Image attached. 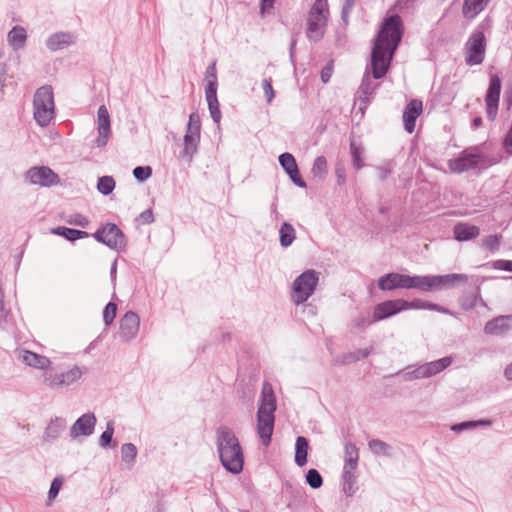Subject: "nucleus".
I'll use <instances>...</instances> for the list:
<instances>
[{"label": "nucleus", "mask_w": 512, "mask_h": 512, "mask_svg": "<svg viewBox=\"0 0 512 512\" xmlns=\"http://www.w3.org/2000/svg\"><path fill=\"white\" fill-rule=\"evenodd\" d=\"M6 81V66L0 64V91L5 87Z\"/></svg>", "instance_id": "61"}, {"label": "nucleus", "mask_w": 512, "mask_h": 512, "mask_svg": "<svg viewBox=\"0 0 512 512\" xmlns=\"http://www.w3.org/2000/svg\"><path fill=\"white\" fill-rule=\"evenodd\" d=\"M137 456V448L132 443H125L121 447V458L124 462H134Z\"/></svg>", "instance_id": "44"}, {"label": "nucleus", "mask_w": 512, "mask_h": 512, "mask_svg": "<svg viewBox=\"0 0 512 512\" xmlns=\"http://www.w3.org/2000/svg\"><path fill=\"white\" fill-rule=\"evenodd\" d=\"M374 321V317H370V314L368 312L360 313L357 317H355L351 325L353 328H357L360 330H365L368 328Z\"/></svg>", "instance_id": "39"}, {"label": "nucleus", "mask_w": 512, "mask_h": 512, "mask_svg": "<svg viewBox=\"0 0 512 512\" xmlns=\"http://www.w3.org/2000/svg\"><path fill=\"white\" fill-rule=\"evenodd\" d=\"M98 137L95 142L98 147H105L110 136V115L105 105H101L97 111Z\"/></svg>", "instance_id": "20"}, {"label": "nucleus", "mask_w": 512, "mask_h": 512, "mask_svg": "<svg viewBox=\"0 0 512 512\" xmlns=\"http://www.w3.org/2000/svg\"><path fill=\"white\" fill-rule=\"evenodd\" d=\"M7 39L14 50L22 49L27 40L26 30L21 26H15L8 33Z\"/></svg>", "instance_id": "29"}, {"label": "nucleus", "mask_w": 512, "mask_h": 512, "mask_svg": "<svg viewBox=\"0 0 512 512\" xmlns=\"http://www.w3.org/2000/svg\"><path fill=\"white\" fill-rule=\"evenodd\" d=\"M62 479L56 477L53 479L49 492H48V498L49 500H53L59 493L61 486H62Z\"/></svg>", "instance_id": "52"}, {"label": "nucleus", "mask_w": 512, "mask_h": 512, "mask_svg": "<svg viewBox=\"0 0 512 512\" xmlns=\"http://www.w3.org/2000/svg\"><path fill=\"white\" fill-rule=\"evenodd\" d=\"M306 482L311 488L318 489L323 484V478L316 469L312 468L306 473Z\"/></svg>", "instance_id": "41"}, {"label": "nucleus", "mask_w": 512, "mask_h": 512, "mask_svg": "<svg viewBox=\"0 0 512 512\" xmlns=\"http://www.w3.org/2000/svg\"><path fill=\"white\" fill-rule=\"evenodd\" d=\"M512 328V315L498 316L488 321L484 331L489 335H500Z\"/></svg>", "instance_id": "25"}, {"label": "nucleus", "mask_w": 512, "mask_h": 512, "mask_svg": "<svg viewBox=\"0 0 512 512\" xmlns=\"http://www.w3.org/2000/svg\"><path fill=\"white\" fill-rule=\"evenodd\" d=\"M403 36V24L401 17L397 14L386 17L380 27V30L374 40L371 53V73L367 70L362 78L358 89V100L361 105L367 107L371 102L379 83L375 80L383 78L389 70L393 59Z\"/></svg>", "instance_id": "1"}, {"label": "nucleus", "mask_w": 512, "mask_h": 512, "mask_svg": "<svg viewBox=\"0 0 512 512\" xmlns=\"http://www.w3.org/2000/svg\"><path fill=\"white\" fill-rule=\"evenodd\" d=\"M63 219L69 225L79 226L82 228H86L90 224L89 219L81 213H72L66 215Z\"/></svg>", "instance_id": "40"}, {"label": "nucleus", "mask_w": 512, "mask_h": 512, "mask_svg": "<svg viewBox=\"0 0 512 512\" xmlns=\"http://www.w3.org/2000/svg\"><path fill=\"white\" fill-rule=\"evenodd\" d=\"M280 235V244L282 247L290 246L296 238V232L294 227L288 223L284 222L279 230Z\"/></svg>", "instance_id": "36"}, {"label": "nucleus", "mask_w": 512, "mask_h": 512, "mask_svg": "<svg viewBox=\"0 0 512 512\" xmlns=\"http://www.w3.org/2000/svg\"><path fill=\"white\" fill-rule=\"evenodd\" d=\"M26 180L32 185L51 187L60 182L59 176L47 166H35L25 174Z\"/></svg>", "instance_id": "16"}, {"label": "nucleus", "mask_w": 512, "mask_h": 512, "mask_svg": "<svg viewBox=\"0 0 512 512\" xmlns=\"http://www.w3.org/2000/svg\"><path fill=\"white\" fill-rule=\"evenodd\" d=\"M377 173H378L379 179L381 181H384V180H386L391 175L392 169L389 166V164L383 165V166H379V167H377Z\"/></svg>", "instance_id": "56"}, {"label": "nucleus", "mask_w": 512, "mask_h": 512, "mask_svg": "<svg viewBox=\"0 0 512 512\" xmlns=\"http://www.w3.org/2000/svg\"><path fill=\"white\" fill-rule=\"evenodd\" d=\"M354 5H355V0H345L344 1L342 11H341V19L345 23V25L348 24L349 14L352 11Z\"/></svg>", "instance_id": "50"}, {"label": "nucleus", "mask_w": 512, "mask_h": 512, "mask_svg": "<svg viewBox=\"0 0 512 512\" xmlns=\"http://www.w3.org/2000/svg\"><path fill=\"white\" fill-rule=\"evenodd\" d=\"M33 116L41 127H47L55 115L53 89L50 85L38 88L33 99Z\"/></svg>", "instance_id": "4"}, {"label": "nucleus", "mask_w": 512, "mask_h": 512, "mask_svg": "<svg viewBox=\"0 0 512 512\" xmlns=\"http://www.w3.org/2000/svg\"><path fill=\"white\" fill-rule=\"evenodd\" d=\"M451 363V357H443L441 359L424 363L416 367L409 366L407 370L402 374V379L404 381H414L418 379L429 378L445 370L451 365Z\"/></svg>", "instance_id": "11"}, {"label": "nucleus", "mask_w": 512, "mask_h": 512, "mask_svg": "<svg viewBox=\"0 0 512 512\" xmlns=\"http://www.w3.org/2000/svg\"><path fill=\"white\" fill-rule=\"evenodd\" d=\"M201 138V120L197 112L189 115L186 131L183 139V148L179 157L190 163L198 152Z\"/></svg>", "instance_id": "6"}, {"label": "nucleus", "mask_w": 512, "mask_h": 512, "mask_svg": "<svg viewBox=\"0 0 512 512\" xmlns=\"http://www.w3.org/2000/svg\"><path fill=\"white\" fill-rule=\"evenodd\" d=\"M372 351V348H364V349H358L357 351H354V354L356 356V359L357 361L361 360V359H365L366 357L369 356V354L371 353Z\"/></svg>", "instance_id": "60"}, {"label": "nucleus", "mask_w": 512, "mask_h": 512, "mask_svg": "<svg viewBox=\"0 0 512 512\" xmlns=\"http://www.w3.org/2000/svg\"><path fill=\"white\" fill-rule=\"evenodd\" d=\"M328 16V1L315 0L307 18L306 35L310 41L318 42L324 37Z\"/></svg>", "instance_id": "5"}, {"label": "nucleus", "mask_w": 512, "mask_h": 512, "mask_svg": "<svg viewBox=\"0 0 512 512\" xmlns=\"http://www.w3.org/2000/svg\"><path fill=\"white\" fill-rule=\"evenodd\" d=\"M152 175L150 166H137L133 169V176L140 182H144Z\"/></svg>", "instance_id": "47"}, {"label": "nucleus", "mask_w": 512, "mask_h": 512, "mask_svg": "<svg viewBox=\"0 0 512 512\" xmlns=\"http://www.w3.org/2000/svg\"><path fill=\"white\" fill-rule=\"evenodd\" d=\"M98 242L112 250L123 252L127 247V239L122 230L114 223H106L92 235Z\"/></svg>", "instance_id": "9"}, {"label": "nucleus", "mask_w": 512, "mask_h": 512, "mask_svg": "<svg viewBox=\"0 0 512 512\" xmlns=\"http://www.w3.org/2000/svg\"><path fill=\"white\" fill-rule=\"evenodd\" d=\"M82 375L83 371L79 366H74L70 370L62 373L46 371L43 374V382L53 389H58L74 384L81 378Z\"/></svg>", "instance_id": "15"}, {"label": "nucleus", "mask_w": 512, "mask_h": 512, "mask_svg": "<svg viewBox=\"0 0 512 512\" xmlns=\"http://www.w3.org/2000/svg\"><path fill=\"white\" fill-rule=\"evenodd\" d=\"M423 291H435L450 288L455 283H466L468 276L466 274H446V275H422Z\"/></svg>", "instance_id": "14"}, {"label": "nucleus", "mask_w": 512, "mask_h": 512, "mask_svg": "<svg viewBox=\"0 0 512 512\" xmlns=\"http://www.w3.org/2000/svg\"><path fill=\"white\" fill-rule=\"evenodd\" d=\"M491 425L492 421L488 419L472 420L454 424L452 425L451 430L456 433H461L465 430L475 429L478 427H490Z\"/></svg>", "instance_id": "34"}, {"label": "nucleus", "mask_w": 512, "mask_h": 512, "mask_svg": "<svg viewBox=\"0 0 512 512\" xmlns=\"http://www.w3.org/2000/svg\"><path fill=\"white\" fill-rule=\"evenodd\" d=\"M296 44H297V40L295 38H292L291 42H290V48H289V54H290L291 60H293V58H294Z\"/></svg>", "instance_id": "62"}, {"label": "nucleus", "mask_w": 512, "mask_h": 512, "mask_svg": "<svg viewBox=\"0 0 512 512\" xmlns=\"http://www.w3.org/2000/svg\"><path fill=\"white\" fill-rule=\"evenodd\" d=\"M356 356L354 352L345 353L335 359V365H346L356 362Z\"/></svg>", "instance_id": "54"}, {"label": "nucleus", "mask_w": 512, "mask_h": 512, "mask_svg": "<svg viewBox=\"0 0 512 512\" xmlns=\"http://www.w3.org/2000/svg\"><path fill=\"white\" fill-rule=\"evenodd\" d=\"M311 172L314 176L323 177L327 173V160L324 156H318L313 163Z\"/></svg>", "instance_id": "45"}, {"label": "nucleus", "mask_w": 512, "mask_h": 512, "mask_svg": "<svg viewBox=\"0 0 512 512\" xmlns=\"http://www.w3.org/2000/svg\"><path fill=\"white\" fill-rule=\"evenodd\" d=\"M488 0H464L462 13L467 19H474L480 12L484 10Z\"/></svg>", "instance_id": "30"}, {"label": "nucleus", "mask_w": 512, "mask_h": 512, "mask_svg": "<svg viewBox=\"0 0 512 512\" xmlns=\"http://www.w3.org/2000/svg\"><path fill=\"white\" fill-rule=\"evenodd\" d=\"M308 440L303 436H298L295 444V462L302 467L307 463Z\"/></svg>", "instance_id": "32"}, {"label": "nucleus", "mask_w": 512, "mask_h": 512, "mask_svg": "<svg viewBox=\"0 0 512 512\" xmlns=\"http://www.w3.org/2000/svg\"><path fill=\"white\" fill-rule=\"evenodd\" d=\"M403 311L402 299L387 300L375 306L374 321H381Z\"/></svg>", "instance_id": "23"}, {"label": "nucleus", "mask_w": 512, "mask_h": 512, "mask_svg": "<svg viewBox=\"0 0 512 512\" xmlns=\"http://www.w3.org/2000/svg\"><path fill=\"white\" fill-rule=\"evenodd\" d=\"M115 180L112 176H102L98 179L97 189L98 191L107 196L115 189Z\"/></svg>", "instance_id": "38"}, {"label": "nucleus", "mask_w": 512, "mask_h": 512, "mask_svg": "<svg viewBox=\"0 0 512 512\" xmlns=\"http://www.w3.org/2000/svg\"><path fill=\"white\" fill-rule=\"evenodd\" d=\"M501 91V79L497 75H491L489 87L485 96L486 113L489 120H495L498 113Z\"/></svg>", "instance_id": "17"}, {"label": "nucleus", "mask_w": 512, "mask_h": 512, "mask_svg": "<svg viewBox=\"0 0 512 512\" xmlns=\"http://www.w3.org/2000/svg\"><path fill=\"white\" fill-rule=\"evenodd\" d=\"M114 434V423L112 421L107 422L106 430L101 434L99 438V445L103 448H107L112 443Z\"/></svg>", "instance_id": "43"}, {"label": "nucleus", "mask_w": 512, "mask_h": 512, "mask_svg": "<svg viewBox=\"0 0 512 512\" xmlns=\"http://www.w3.org/2000/svg\"><path fill=\"white\" fill-rule=\"evenodd\" d=\"M137 221L142 225L151 224L154 222V215L151 209H146L142 213L139 214Z\"/></svg>", "instance_id": "55"}, {"label": "nucleus", "mask_w": 512, "mask_h": 512, "mask_svg": "<svg viewBox=\"0 0 512 512\" xmlns=\"http://www.w3.org/2000/svg\"><path fill=\"white\" fill-rule=\"evenodd\" d=\"M20 360L27 366L43 370L48 369L51 364V361L46 356L39 355L28 350L21 352Z\"/></svg>", "instance_id": "26"}, {"label": "nucleus", "mask_w": 512, "mask_h": 512, "mask_svg": "<svg viewBox=\"0 0 512 512\" xmlns=\"http://www.w3.org/2000/svg\"><path fill=\"white\" fill-rule=\"evenodd\" d=\"M335 175L339 186H342L346 183V168L343 163L339 162L336 164Z\"/></svg>", "instance_id": "51"}, {"label": "nucleus", "mask_w": 512, "mask_h": 512, "mask_svg": "<svg viewBox=\"0 0 512 512\" xmlns=\"http://www.w3.org/2000/svg\"><path fill=\"white\" fill-rule=\"evenodd\" d=\"M454 238L457 241H469L475 239L480 234L479 227L468 223H458L453 229Z\"/></svg>", "instance_id": "27"}, {"label": "nucleus", "mask_w": 512, "mask_h": 512, "mask_svg": "<svg viewBox=\"0 0 512 512\" xmlns=\"http://www.w3.org/2000/svg\"><path fill=\"white\" fill-rule=\"evenodd\" d=\"M318 275L314 270H307L299 275L292 285V300L300 305L314 293L318 284Z\"/></svg>", "instance_id": "10"}, {"label": "nucleus", "mask_w": 512, "mask_h": 512, "mask_svg": "<svg viewBox=\"0 0 512 512\" xmlns=\"http://www.w3.org/2000/svg\"><path fill=\"white\" fill-rule=\"evenodd\" d=\"M423 111L422 101L413 99L411 100L403 111V123L404 128L408 133H412L415 130L416 120Z\"/></svg>", "instance_id": "22"}, {"label": "nucleus", "mask_w": 512, "mask_h": 512, "mask_svg": "<svg viewBox=\"0 0 512 512\" xmlns=\"http://www.w3.org/2000/svg\"><path fill=\"white\" fill-rule=\"evenodd\" d=\"M359 461V451L355 444L346 443L344 446V466L357 467Z\"/></svg>", "instance_id": "35"}, {"label": "nucleus", "mask_w": 512, "mask_h": 512, "mask_svg": "<svg viewBox=\"0 0 512 512\" xmlns=\"http://www.w3.org/2000/svg\"><path fill=\"white\" fill-rule=\"evenodd\" d=\"M216 445L223 467L232 474H239L244 466V454L233 430L220 426L216 430Z\"/></svg>", "instance_id": "2"}, {"label": "nucleus", "mask_w": 512, "mask_h": 512, "mask_svg": "<svg viewBox=\"0 0 512 512\" xmlns=\"http://www.w3.org/2000/svg\"><path fill=\"white\" fill-rule=\"evenodd\" d=\"M494 268L503 271L512 272V261L511 260H497L494 262Z\"/></svg>", "instance_id": "57"}, {"label": "nucleus", "mask_w": 512, "mask_h": 512, "mask_svg": "<svg viewBox=\"0 0 512 512\" xmlns=\"http://www.w3.org/2000/svg\"><path fill=\"white\" fill-rule=\"evenodd\" d=\"M65 428V422L62 419L56 418L52 420L46 427L43 439L44 441L50 442L57 439L61 431Z\"/></svg>", "instance_id": "33"}, {"label": "nucleus", "mask_w": 512, "mask_h": 512, "mask_svg": "<svg viewBox=\"0 0 512 512\" xmlns=\"http://www.w3.org/2000/svg\"><path fill=\"white\" fill-rule=\"evenodd\" d=\"M117 314V305L114 302H109L103 311V320L106 326H110Z\"/></svg>", "instance_id": "46"}, {"label": "nucleus", "mask_w": 512, "mask_h": 512, "mask_svg": "<svg viewBox=\"0 0 512 512\" xmlns=\"http://www.w3.org/2000/svg\"><path fill=\"white\" fill-rule=\"evenodd\" d=\"M275 0H260V13L262 16L269 14L274 6Z\"/></svg>", "instance_id": "58"}, {"label": "nucleus", "mask_w": 512, "mask_h": 512, "mask_svg": "<svg viewBox=\"0 0 512 512\" xmlns=\"http://www.w3.org/2000/svg\"><path fill=\"white\" fill-rule=\"evenodd\" d=\"M51 233L58 236H62L69 241H75L78 239L89 237V233H87L86 231L68 228L65 226L53 228L51 229Z\"/></svg>", "instance_id": "31"}, {"label": "nucleus", "mask_w": 512, "mask_h": 512, "mask_svg": "<svg viewBox=\"0 0 512 512\" xmlns=\"http://www.w3.org/2000/svg\"><path fill=\"white\" fill-rule=\"evenodd\" d=\"M279 163L284 171L289 175L291 181L300 188H305L306 183L302 180L294 156L288 152L279 156Z\"/></svg>", "instance_id": "21"}, {"label": "nucleus", "mask_w": 512, "mask_h": 512, "mask_svg": "<svg viewBox=\"0 0 512 512\" xmlns=\"http://www.w3.org/2000/svg\"><path fill=\"white\" fill-rule=\"evenodd\" d=\"M368 447L375 455L390 456L391 446L380 439L369 440Z\"/></svg>", "instance_id": "37"}, {"label": "nucleus", "mask_w": 512, "mask_h": 512, "mask_svg": "<svg viewBox=\"0 0 512 512\" xmlns=\"http://www.w3.org/2000/svg\"><path fill=\"white\" fill-rule=\"evenodd\" d=\"M501 238V235H490L484 239L483 245L485 248L493 252L499 249Z\"/></svg>", "instance_id": "48"}, {"label": "nucleus", "mask_w": 512, "mask_h": 512, "mask_svg": "<svg viewBox=\"0 0 512 512\" xmlns=\"http://www.w3.org/2000/svg\"><path fill=\"white\" fill-rule=\"evenodd\" d=\"M207 84L205 87V97L208 104V109L213 121L217 124L221 121V111L219 108V102L217 98V71L216 63H211L205 73Z\"/></svg>", "instance_id": "12"}, {"label": "nucleus", "mask_w": 512, "mask_h": 512, "mask_svg": "<svg viewBox=\"0 0 512 512\" xmlns=\"http://www.w3.org/2000/svg\"><path fill=\"white\" fill-rule=\"evenodd\" d=\"M357 467L343 466L342 480H343V491L347 496H352L356 492L357 476L355 470Z\"/></svg>", "instance_id": "28"}, {"label": "nucleus", "mask_w": 512, "mask_h": 512, "mask_svg": "<svg viewBox=\"0 0 512 512\" xmlns=\"http://www.w3.org/2000/svg\"><path fill=\"white\" fill-rule=\"evenodd\" d=\"M262 88H263V91H264V95L266 97V101L268 103H271L272 100L275 97V92H274V89L272 87V79L271 78L263 79V81H262Z\"/></svg>", "instance_id": "49"}, {"label": "nucleus", "mask_w": 512, "mask_h": 512, "mask_svg": "<svg viewBox=\"0 0 512 512\" xmlns=\"http://www.w3.org/2000/svg\"><path fill=\"white\" fill-rule=\"evenodd\" d=\"M504 375L508 380H512V363L506 367Z\"/></svg>", "instance_id": "64"}, {"label": "nucleus", "mask_w": 512, "mask_h": 512, "mask_svg": "<svg viewBox=\"0 0 512 512\" xmlns=\"http://www.w3.org/2000/svg\"><path fill=\"white\" fill-rule=\"evenodd\" d=\"M378 287L383 291L395 289H418L423 291L422 275H405L400 273H388L378 280Z\"/></svg>", "instance_id": "7"}, {"label": "nucleus", "mask_w": 512, "mask_h": 512, "mask_svg": "<svg viewBox=\"0 0 512 512\" xmlns=\"http://www.w3.org/2000/svg\"><path fill=\"white\" fill-rule=\"evenodd\" d=\"M276 399L271 387L264 385L257 411V434L264 446L271 443L274 431Z\"/></svg>", "instance_id": "3"}, {"label": "nucleus", "mask_w": 512, "mask_h": 512, "mask_svg": "<svg viewBox=\"0 0 512 512\" xmlns=\"http://www.w3.org/2000/svg\"><path fill=\"white\" fill-rule=\"evenodd\" d=\"M140 328V318L137 313L133 311L126 312L120 320L119 335L124 341H131L134 339Z\"/></svg>", "instance_id": "18"}, {"label": "nucleus", "mask_w": 512, "mask_h": 512, "mask_svg": "<svg viewBox=\"0 0 512 512\" xmlns=\"http://www.w3.org/2000/svg\"><path fill=\"white\" fill-rule=\"evenodd\" d=\"M350 151L354 168L356 170H360L364 166V161L362 159L363 150L352 142L350 144Z\"/></svg>", "instance_id": "42"}, {"label": "nucleus", "mask_w": 512, "mask_h": 512, "mask_svg": "<svg viewBox=\"0 0 512 512\" xmlns=\"http://www.w3.org/2000/svg\"><path fill=\"white\" fill-rule=\"evenodd\" d=\"M437 309H439V305L438 304H435V303H431V302H427L425 303V306H424V309L423 310H432V311H437Z\"/></svg>", "instance_id": "63"}, {"label": "nucleus", "mask_w": 512, "mask_h": 512, "mask_svg": "<svg viewBox=\"0 0 512 512\" xmlns=\"http://www.w3.org/2000/svg\"><path fill=\"white\" fill-rule=\"evenodd\" d=\"M96 417L93 413H85L80 416L70 428V436L76 439L79 436H89L94 432Z\"/></svg>", "instance_id": "19"}, {"label": "nucleus", "mask_w": 512, "mask_h": 512, "mask_svg": "<svg viewBox=\"0 0 512 512\" xmlns=\"http://www.w3.org/2000/svg\"><path fill=\"white\" fill-rule=\"evenodd\" d=\"M486 39L482 31H474L465 44V61L469 66L479 65L485 57Z\"/></svg>", "instance_id": "13"}, {"label": "nucleus", "mask_w": 512, "mask_h": 512, "mask_svg": "<svg viewBox=\"0 0 512 512\" xmlns=\"http://www.w3.org/2000/svg\"><path fill=\"white\" fill-rule=\"evenodd\" d=\"M426 301L415 299L413 301H406L402 299V307L403 311L409 310V309H424Z\"/></svg>", "instance_id": "53"}, {"label": "nucleus", "mask_w": 512, "mask_h": 512, "mask_svg": "<svg viewBox=\"0 0 512 512\" xmlns=\"http://www.w3.org/2000/svg\"><path fill=\"white\" fill-rule=\"evenodd\" d=\"M76 38L70 32H58L50 35L46 40V46L51 51H58L74 44Z\"/></svg>", "instance_id": "24"}, {"label": "nucleus", "mask_w": 512, "mask_h": 512, "mask_svg": "<svg viewBox=\"0 0 512 512\" xmlns=\"http://www.w3.org/2000/svg\"><path fill=\"white\" fill-rule=\"evenodd\" d=\"M332 75V67L327 65L321 71V80L323 83H327Z\"/></svg>", "instance_id": "59"}, {"label": "nucleus", "mask_w": 512, "mask_h": 512, "mask_svg": "<svg viewBox=\"0 0 512 512\" xmlns=\"http://www.w3.org/2000/svg\"><path fill=\"white\" fill-rule=\"evenodd\" d=\"M487 157L479 151L478 146L462 151L458 157L450 159L448 167L452 172L462 173L486 165Z\"/></svg>", "instance_id": "8"}]
</instances>
